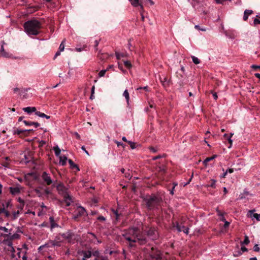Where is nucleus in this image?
I'll return each mask as SVG.
<instances>
[{"instance_id":"obj_50","label":"nucleus","mask_w":260,"mask_h":260,"mask_svg":"<svg viewBox=\"0 0 260 260\" xmlns=\"http://www.w3.org/2000/svg\"><path fill=\"white\" fill-rule=\"evenodd\" d=\"M92 255L93 256H95L96 257H99V255H100V252L98 250H95L94 251L93 253H92Z\"/></svg>"},{"instance_id":"obj_26","label":"nucleus","mask_w":260,"mask_h":260,"mask_svg":"<svg viewBox=\"0 0 260 260\" xmlns=\"http://www.w3.org/2000/svg\"><path fill=\"white\" fill-rule=\"evenodd\" d=\"M53 150L54 151L55 155L56 156H59V155L61 152V150L59 148V147L58 146H55L53 147Z\"/></svg>"},{"instance_id":"obj_16","label":"nucleus","mask_w":260,"mask_h":260,"mask_svg":"<svg viewBox=\"0 0 260 260\" xmlns=\"http://www.w3.org/2000/svg\"><path fill=\"white\" fill-rule=\"evenodd\" d=\"M32 131V129H29V130H23V129H14L13 130V135H21V134H23L27 131Z\"/></svg>"},{"instance_id":"obj_40","label":"nucleus","mask_w":260,"mask_h":260,"mask_svg":"<svg viewBox=\"0 0 260 260\" xmlns=\"http://www.w3.org/2000/svg\"><path fill=\"white\" fill-rule=\"evenodd\" d=\"M64 42H65V40L62 41V42H61V43L59 45V50L60 51H61V52L63 51L64 50Z\"/></svg>"},{"instance_id":"obj_56","label":"nucleus","mask_w":260,"mask_h":260,"mask_svg":"<svg viewBox=\"0 0 260 260\" xmlns=\"http://www.w3.org/2000/svg\"><path fill=\"white\" fill-rule=\"evenodd\" d=\"M108 258L107 256H102L100 257V259H98L97 258H95L94 260H107Z\"/></svg>"},{"instance_id":"obj_42","label":"nucleus","mask_w":260,"mask_h":260,"mask_svg":"<svg viewBox=\"0 0 260 260\" xmlns=\"http://www.w3.org/2000/svg\"><path fill=\"white\" fill-rule=\"evenodd\" d=\"M19 214H20L19 211H17V212H14L13 213V214L12 219H15L17 218H18V217L19 216Z\"/></svg>"},{"instance_id":"obj_61","label":"nucleus","mask_w":260,"mask_h":260,"mask_svg":"<svg viewBox=\"0 0 260 260\" xmlns=\"http://www.w3.org/2000/svg\"><path fill=\"white\" fill-rule=\"evenodd\" d=\"M212 93L213 94V96L214 98V99L216 100L218 98V96H217V93L216 92H213V91H212Z\"/></svg>"},{"instance_id":"obj_36","label":"nucleus","mask_w":260,"mask_h":260,"mask_svg":"<svg viewBox=\"0 0 260 260\" xmlns=\"http://www.w3.org/2000/svg\"><path fill=\"white\" fill-rule=\"evenodd\" d=\"M211 184H209V185H208L207 186L208 187H212V188H215L216 187V181L214 179H211Z\"/></svg>"},{"instance_id":"obj_34","label":"nucleus","mask_w":260,"mask_h":260,"mask_svg":"<svg viewBox=\"0 0 260 260\" xmlns=\"http://www.w3.org/2000/svg\"><path fill=\"white\" fill-rule=\"evenodd\" d=\"M191 58H192L193 62L194 64H198L200 63V60L198 57H197L194 56H192Z\"/></svg>"},{"instance_id":"obj_27","label":"nucleus","mask_w":260,"mask_h":260,"mask_svg":"<svg viewBox=\"0 0 260 260\" xmlns=\"http://www.w3.org/2000/svg\"><path fill=\"white\" fill-rule=\"evenodd\" d=\"M160 80L162 85L164 87H166L168 85V81H167V79L166 77L164 76L163 77H160Z\"/></svg>"},{"instance_id":"obj_39","label":"nucleus","mask_w":260,"mask_h":260,"mask_svg":"<svg viewBox=\"0 0 260 260\" xmlns=\"http://www.w3.org/2000/svg\"><path fill=\"white\" fill-rule=\"evenodd\" d=\"M124 66L128 69H130L132 67V64L130 61L126 60L123 61Z\"/></svg>"},{"instance_id":"obj_10","label":"nucleus","mask_w":260,"mask_h":260,"mask_svg":"<svg viewBox=\"0 0 260 260\" xmlns=\"http://www.w3.org/2000/svg\"><path fill=\"white\" fill-rule=\"evenodd\" d=\"M150 256L152 260H158L161 258L160 251L152 249V251L150 253Z\"/></svg>"},{"instance_id":"obj_35","label":"nucleus","mask_w":260,"mask_h":260,"mask_svg":"<svg viewBox=\"0 0 260 260\" xmlns=\"http://www.w3.org/2000/svg\"><path fill=\"white\" fill-rule=\"evenodd\" d=\"M176 228L177 230V231L179 232H182V230L183 229V228H184V226L183 225H179L178 223H176Z\"/></svg>"},{"instance_id":"obj_8","label":"nucleus","mask_w":260,"mask_h":260,"mask_svg":"<svg viewBox=\"0 0 260 260\" xmlns=\"http://www.w3.org/2000/svg\"><path fill=\"white\" fill-rule=\"evenodd\" d=\"M4 44H5V42L4 41H2L1 48V50H0V52H1V55L6 58H13L14 59L18 58V57H13L12 54H10L9 53L6 52L4 49Z\"/></svg>"},{"instance_id":"obj_54","label":"nucleus","mask_w":260,"mask_h":260,"mask_svg":"<svg viewBox=\"0 0 260 260\" xmlns=\"http://www.w3.org/2000/svg\"><path fill=\"white\" fill-rule=\"evenodd\" d=\"M98 220H99L100 221H105L106 218L103 216H100L98 217Z\"/></svg>"},{"instance_id":"obj_57","label":"nucleus","mask_w":260,"mask_h":260,"mask_svg":"<svg viewBox=\"0 0 260 260\" xmlns=\"http://www.w3.org/2000/svg\"><path fill=\"white\" fill-rule=\"evenodd\" d=\"M35 192L38 195L39 197H40L42 194L40 190L38 189H36L35 190Z\"/></svg>"},{"instance_id":"obj_44","label":"nucleus","mask_w":260,"mask_h":260,"mask_svg":"<svg viewBox=\"0 0 260 260\" xmlns=\"http://www.w3.org/2000/svg\"><path fill=\"white\" fill-rule=\"evenodd\" d=\"M107 71V69L101 70L99 73V77H103L105 75Z\"/></svg>"},{"instance_id":"obj_7","label":"nucleus","mask_w":260,"mask_h":260,"mask_svg":"<svg viewBox=\"0 0 260 260\" xmlns=\"http://www.w3.org/2000/svg\"><path fill=\"white\" fill-rule=\"evenodd\" d=\"M51 242V245L53 247H60L61 243L63 242V240L61 238L60 234L55 236L54 240H49Z\"/></svg>"},{"instance_id":"obj_18","label":"nucleus","mask_w":260,"mask_h":260,"mask_svg":"<svg viewBox=\"0 0 260 260\" xmlns=\"http://www.w3.org/2000/svg\"><path fill=\"white\" fill-rule=\"evenodd\" d=\"M253 13V11L251 10H246L244 12L243 20L246 21L248 16Z\"/></svg>"},{"instance_id":"obj_32","label":"nucleus","mask_w":260,"mask_h":260,"mask_svg":"<svg viewBox=\"0 0 260 260\" xmlns=\"http://www.w3.org/2000/svg\"><path fill=\"white\" fill-rule=\"evenodd\" d=\"M112 212L115 217V220H118L119 214H118L117 210L112 209Z\"/></svg>"},{"instance_id":"obj_43","label":"nucleus","mask_w":260,"mask_h":260,"mask_svg":"<svg viewBox=\"0 0 260 260\" xmlns=\"http://www.w3.org/2000/svg\"><path fill=\"white\" fill-rule=\"evenodd\" d=\"M195 28L198 29L199 30H201L203 31H205L207 30V28L205 27H201L199 25H196L194 26Z\"/></svg>"},{"instance_id":"obj_62","label":"nucleus","mask_w":260,"mask_h":260,"mask_svg":"<svg viewBox=\"0 0 260 260\" xmlns=\"http://www.w3.org/2000/svg\"><path fill=\"white\" fill-rule=\"evenodd\" d=\"M216 212L217 213V215L219 216H222L223 215V213H222L218 209H216Z\"/></svg>"},{"instance_id":"obj_11","label":"nucleus","mask_w":260,"mask_h":260,"mask_svg":"<svg viewBox=\"0 0 260 260\" xmlns=\"http://www.w3.org/2000/svg\"><path fill=\"white\" fill-rule=\"evenodd\" d=\"M60 235H61V238H62L67 240L69 242H70L72 240L74 236V234L70 231H68L65 233L60 234Z\"/></svg>"},{"instance_id":"obj_31","label":"nucleus","mask_w":260,"mask_h":260,"mask_svg":"<svg viewBox=\"0 0 260 260\" xmlns=\"http://www.w3.org/2000/svg\"><path fill=\"white\" fill-rule=\"evenodd\" d=\"M217 157V155H214L213 156H212V157H207L206 158L204 161V164L206 165L207 162H209L210 161L214 159L215 158H216Z\"/></svg>"},{"instance_id":"obj_38","label":"nucleus","mask_w":260,"mask_h":260,"mask_svg":"<svg viewBox=\"0 0 260 260\" xmlns=\"http://www.w3.org/2000/svg\"><path fill=\"white\" fill-rule=\"evenodd\" d=\"M42 247H43L44 248L53 247V246H52L51 242H50L49 240H48L47 241V242H46L45 244L42 245Z\"/></svg>"},{"instance_id":"obj_49","label":"nucleus","mask_w":260,"mask_h":260,"mask_svg":"<svg viewBox=\"0 0 260 260\" xmlns=\"http://www.w3.org/2000/svg\"><path fill=\"white\" fill-rule=\"evenodd\" d=\"M253 217L256 218L257 220H259L260 214H258L257 213H254L253 215Z\"/></svg>"},{"instance_id":"obj_58","label":"nucleus","mask_w":260,"mask_h":260,"mask_svg":"<svg viewBox=\"0 0 260 260\" xmlns=\"http://www.w3.org/2000/svg\"><path fill=\"white\" fill-rule=\"evenodd\" d=\"M161 157H162V155H157V156H156L153 157L152 158V160H156V159H159V158H161Z\"/></svg>"},{"instance_id":"obj_46","label":"nucleus","mask_w":260,"mask_h":260,"mask_svg":"<svg viewBox=\"0 0 260 260\" xmlns=\"http://www.w3.org/2000/svg\"><path fill=\"white\" fill-rule=\"evenodd\" d=\"M259 18L256 17L253 20V25H256L258 24H260V20Z\"/></svg>"},{"instance_id":"obj_23","label":"nucleus","mask_w":260,"mask_h":260,"mask_svg":"<svg viewBox=\"0 0 260 260\" xmlns=\"http://www.w3.org/2000/svg\"><path fill=\"white\" fill-rule=\"evenodd\" d=\"M82 253L84 255L83 258H85V259L90 258L92 255V253L90 251H83Z\"/></svg>"},{"instance_id":"obj_24","label":"nucleus","mask_w":260,"mask_h":260,"mask_svg":"<svg viewBox=\"0 0 260 260\" xmlns=\"http://www.w3.org/2000/svg\"><path fill=\"white\" fill-rule=\"evenodd\" d=\"M35 114L37 115L38 116L42 118H46V119H49L50 117L49 116H48L46 115L45 114L42 113L40 111H37L35 113Z\"/></svg>"},{"instance_id":"obj_19","label":"nucleus","mask_w":260,"mask_h":260,"mask_svg":"<svg viewBox=\"0 0 260 260\" xmlns=\"http://www.w3.org/2000/svg\"><path fill=\"white\" fill-rule=\"evenodd\" d=\"M24 123L26 125H34L36 127H38L40 126V123L36 122L28 121L24 120L23 121Z\"/></svg>"},{"instance_id":"obj_2","label":"nucleus","mask_w":260,"mask_h":260,"mask_svg":"<svg viewBox=\"0 0 260 260\" xmlns=\"http://www.w3.org/2000/svg\"><path fill=\"white\" fill-rule=\"evenodd\" d=\"M41 27L40 22L36 19L27 21L24 24L25 31L28 35H38L40 32Z\"/></svg>"},{"instance_id":"obj_33","label":"nucleus","mask_w":260,"mask_h":260,"mask_svg":"<svg viewBox=\"0 0 260 260\" xmlns=\"http://www.w3.org/2000/svg\"><path fill=\"white\" fill-rule=\"evenodd\" d=\"M112 212L115 217V220H118L119 214H118L117 210L112 209Z\"/></svg>"},{"instance_id":"obj_4","label":"nucleus","mask_w":260,"mask_h":260,"mask_svg":"<svg viewBox=\"0 0 260 260\" xmlns=\"http://www.w3.org/2000/svg\"><path fill=\"white\" fill-rule=\"evenodd\" d=\"M144 201L146 204L147 208L149 210L157 208L162 202V199L159 196L152 195L151 196L146 197Z\"/></svg>"},{"instance_id":"obj_63","label":"nucleus","mask_w":260,"mask_h":260,"mask_svg":"<svg viewBox=\"0 0 260 260\" xmlns=\"http://www.w3.org/2000/svg\"><path fill=\"white\" fill-rule=\"evenodd\" d=\"M224 228H228L230 225V222L227 221L226 220L224 221Z\"/></svg>"},{"instance_id":"obj_15","label":"nucleus","mask_w":260,"mask_h":260,"mask_svg":"<svg viewBox=\"0 0 260 260\" xmlns=\"http://www.w3.org/2000/svg\"><path fill=\"white\" fill-rule=\"evenodd\" d=\"M24 112L27 113L28 114H30L32 112H37L36 108L34 107H27L25 108H23L22 109Z\"/></svg>"},{"instance_id":"obj_29","label":"nucleus","mask_w":260,"mask_h":260,"mask_svg":"<svg viewBox=\"0 0 260 260\" xmlns=\"http://www.w3.org/2000/svg\"><path fill=\"white\" fill-rule=\"evenodd\" d=\"M115 55L117 58L118 59H119L121 57H127L128 56V54L126 53L116 52Z\"/></svg>"},{"instance_id":"obj_25","label":"nucleus","mask_w":260,"mask_h":260,"mask_svg":"<svg viewBox=\"0 0 260 260\" xmlns=\"http://www.w3.org/2000/svg\"><path fill=\"white\" fill-rule=\"evenodd\" d=\"M67 157L66 156H59V164L62 166L66 164Z\"/></svg>"},{"instance_id":"obj_1","label":"nucleus","mask_w":260,"mask_h":260,"mask_svg":"<svg viewBox=\"0 0 260 260\" xmlns=\"http://www.w3.org/2000/svg\"><path fill=\"white\" fill-rule=\"evenodd\" d=\"M122 237L129 242V246L133 247L135 243L138 242L140 244H144L147 242L145 236L143 235L138 228H131L122 232Z\"/></svg>"},{"instance_id":"obj_13","label":"nucleus","mask_w":260,"mask_h":260,"mask_svg":"<svg viewBox=\"0 0 260 260\" xmlns=\"http://www.w3.org/2000/svg\"><path fill=\"white\" fill-rule=\"evenodd\" d=\"M131 5L134 7H137L138 6H140V8H141V10H144V7H143V6L139 3V0H128Z\"/></svg>"},{"instance_id":"obj_12","label":"nucleus","mask_w":260,"mask_h":260,"mask_svg":"<svg viewBox=\"0 0 260 260\" xmlns=\"http://www.w3.org/2000/svg\"><path fill=\"white\" fill-rule=\"evenodd\" d=\"M21 187L19 186L10 187V191L13 195H16L20 193Z\"/></svg>"},{"instance_id":"obj_3","label":"nucleus","mask_w":260,"mask_h":260,"mask_svg":"<svg viewBox=\"0 0 260 260\" xmlns=\"http://www.w3.org/2000/svg\"><path fill=\"white\" fill-rule=\"evenodd\" d=\"M55 187L59 194H60L64 199V202L67 206H69L73 202L72 197L69 194L68 188L66 187L62 183L60 182L58 184H55Z\"/></svg>"},{"instance_id":"obj_14","label":"nucleus","mask_w":260,"mask_h":260,"mask_svg":"<svg viewBox=\"0 0 260 260\" xmlns=\"http://www.w3.org/2000/svg\"><path fill=\"white\" fill-rule=\"evenodd\" d=\"M49 219V222L50 223V229L51 231L54 228H57L59 226V225L55 222L54 218L53 217H52V216L50 217Z\"/></svg>"},{"instance_id":"obj_5","label":"nucleus","mask_w":260,"mask_h":260,"mask_svg":"<svg viewBox=\"0 0 260 260\" xmlns=\"http://www.w3.org/2000/svg\"><path fill=\"white\" fill-rule=\"evenodd\" d=\"M41 177L45 185L48 186L52 185V186L55 187V184H56L57 180H53L49 174L45 171L43 172Z\"/></svg>"},{"instance_id":"obj_59","label":"nucleus","mask_w":260,"mask_h":260,"mask_svg":"<svg viewBox=\"0 0 260 260\" xmlns=\"http://www.w3.org/2000/svg\"><path fill=\"white\" fill-rule=\"evenodd\" d=\"M10 253H11V256L12 258L17 259V257H16V255L15 254V252H10Z\"/></svg>"},{"instance_id":"obj_47","label":"nucleus","mask_w":260,"mask_h":260,"mask_svg":"<svg viewBox=\"0 0 260 260\" xmlns=\"http://www.w3.org/2000/svg\"><path fill=\"white\" fill-rule=\"evenodd\" d=\"M128 143L129 144V145L132 149H134L136 148L135 143L134 142L129 141H128Z\"/></svg>"},{"instance_id":"obj_55","label":"nucleus","mask_w":260,"mask_h":260,"mask_svg":"<svg viewBox=\"0 0 260 260\" xmlns=\"http://www.w3.org/2000/svg\"><path fill=\"white\" fill-rule=\"evenodd\" d=\"M228 141H229V143L230 144V146L229 147V148H230L232 147L233 141H232V140L231 139V137H228Z\"/></svg>"},{"instance_id":"obj_17","label":"nucleus","mask_w":260,"mask_h":260,"mask_svg":"<svg viewBox=\"0 0 260 260\" xmlns=\"http://www.w3.org/2000/svg\"><path fill=\"white\" fill-rule=\"evenodd\" d=\"M3 236L4 237H8L9 238H10V239L11 240H13V239H19V237H20V235L19 234H14L12 235H11V233H9V234H5L3 235Z\"/></svg>"},{"instance_id":"obj_60","label":"nucleus","mask_w":260,"mask_h":260,"mask_svg":"<svg viewBox=\"0 0 260 260\" xmlns=\"http://www.w3.org/2000/svg\"><path fill=\"white\" fill-rule=\"evenodd\" d=\"M188 228L184 227L182 231L185 234H187L188 233Z\"/></svg>"},{"instance_id":"obj_41","label":"nucleus","mask_w":260,"mask_h":260,"mask_svg":"<svg viewBox=\"0 0 260 260\" xmlns=\"http://www.w3.org/2000/svg\"><path fill=\"white\" fill-rule=\"evenodd\" d=\"M249 243V240L248 237L247 236H245L244 237V240L242 242V244L247 245Z\"/></svg>"},{"instance_id":"obj_52","label":"nucleus","mask_w":260,"mask_h":260,"mask_svg":"<svg viewBox=\"0 0 260 260\" xmlns=\"http://www.w3.org/2000/svg\"><path fill=\"white\" fill-rule=\"evenodd\" d=\"M142 89L145 90L146 91H148V87L147 86L144 87H140L138 88L137 90H139Z\"/></svg>"},{"instance_id":"obj_21","label":"nucleus","mask_w":260,"mask_h":260,"mask_svg":"<svg viewBox=\"0 0 260 260\" xmlns=\"http://www.w3.org/2000/svg\"><path fill=\"white\" fill-rule=\"evenodd\" d=\"M13 91L15 93H18L19 94L21 95V93H25V92H27V89H20L19 88L16 87V88H14Z\"/></svg>"},{"instance_id":"obj_30","label":"nucleus","mask_w":260,"mask_h":260,"mask_svg":"<svg viewBox=\"0 0 260 260\" xmlns=\"http://www.w3.org/2000/svg\"><path fill=\"white\" fill-rule=\"evenodd\" d=\"M4 244L8 247H10L13 245L12 240L9 238V239H6L4 240Z\"/></svg>"},{"instance_id":"obj_6","label":"nucleus","mask_w":260,"mask_h":260,"mask_svg":"<svg viewBox=\"0 0 260 260\" xmlns=\"http://www.w3.org/2000/svg\"><path fill=\"white\" fill-rule=\"evenodd\" d=\"M86 214L87 213L85 208H83V207L79 206L77 207V209L74 212V214L73 215V218L75 220H77L78 218Z\"/></svg>"},{"instance_id":"obj_51","label":"nucleus","mask_w":260,"mask_h":260,"mask_svg":"<svg viewBox=\"0 0 260 260\" xmlns=\"http://www.w3.org/2000/svg\"><path fill=\"white\" fill-rule=\"evenodd\" d=\"M3 213H4L5 214L6 217H8L10 215L9 212L7 210H5V208H4V211H3Z\"/></svg>"},{"instance_id":"obj_22","label":"nucleus","mask_w":260,"mask_h":260,"mask_svg":"<svg viewBox=\"0 0 260 260\" xmlns=\"http://www.w3.org/2000/svg\"><path fill=\"white\" fill-rule=\"evenodd\" d=\"M68 162L70 165V167L72 169H76L78 171L80 170L78 166L76 164H75L72 160L70 159L68 160Z\"/></svg>"},{"instance_id":"obj_45","label":"nucleus","mask_w":260,"mask_h":260,"mask_svg":"<svg viewBox=\"0 0 260 260\" xmlns=\"http://www.w3.org/2000/svg\"><path fill=\"white\" fill-rule=\"evenodd\" d=\"M6 249L8 251L10 252H15V249H14V247L12 246L10 247H8L6 248Z\"/></svg>"},{"instance_id":"obj_48","label":"nucleus","mask_w":260,"mask_h":260,"mask_svg":"<svg viewBox=\"0 0 260 260\" xmlns=\"http://www.w3.org/2000/svg\"><path fill=\"white\" fill-rule=\"evenodd\" d=\"M0 230L6 233H9V230L5 226H0Z\"/></svg>"},{"instance_id":"obj_9","label":"nucleus","mask_w":260,"mask_h":260,"mask_svg":"<svg viewBox=\"0 0 260 260\" xmlns=\"http://www.w3.org/2000/svg\"><path fill=\"white\" fill-rule=\"evenodd\" d=\"M147 236L154 240L158 237V232L154 228H150L147 232Z\"/></svg>"},{"instance_id":"obj_20","label":"nucleus","mask_w":260,"mask_h":260,"mask_svg":"<svg viewBox=\"0 0 260 260\" xmlns=\"http://www.w3.org/2000/svg\"><path fill=\"white\" fill-rule=\"evenodd\" d=\"M236 165L238 166L239 167L237 169H236V170H241V167H243L245 165V162L243 159H239L238 160Z\"/></svg>"},{"instance_id":"obj_53","label":"nucleus","mask_w":260,"mask_h":260,"mask_svg":"<svg viewBox=\"0 0 260 260\" xmlns=\"http://www.w3.org/2000/svg\"><path fill=\"white\" fill-rule=\"evenodd\" d=\"M253 249L255 251L258 252L259 251V247L257 244H255L253 247Z\"/></svg>"},{"instance_id":"obj_28","label":"nucleus","mask_w":260,"mask_h":260,"mask_svg":"<svg viewBox=\"0 0 260 260\" xmlns=\"http://www.w3.org/2000/svg\"><path fill=\"white\" fill-rule=\"evenodd\" d=\"M123 95L125 97L127 105H129V93L128 92V90L127 89H125L123 93Z\"/></svg>"},{"instance_id":"obj_64","label":"nucleus","mask_w":260,"mask_h":260,"mask_svg":"<svg viewBox=\"0 0 260 260\" xmlns=\"http://www.w3.org/2000/svg\"><path fill=\"white\" fill-rule=\"evenodd\" d=\"M251 68L256 70L258 69H260V66H256V65H252Z\"/></svg>"},{"instance_id":"obj_37","label":"nucleus","mask_w":260,"mask_h":260,"mask_svg":"<svg viewBox=\"0 0 260 260\" xmlns=\"http://www.w3.org/2000/svg\"><path fill=\"white\" fill-rule=\"evenodd\" d=\"M188 1L189 2H190V3L191 4V5H192V6L194 8H195L196 5L200 2V0H188Z\"/></svg>"}]
</instances>
